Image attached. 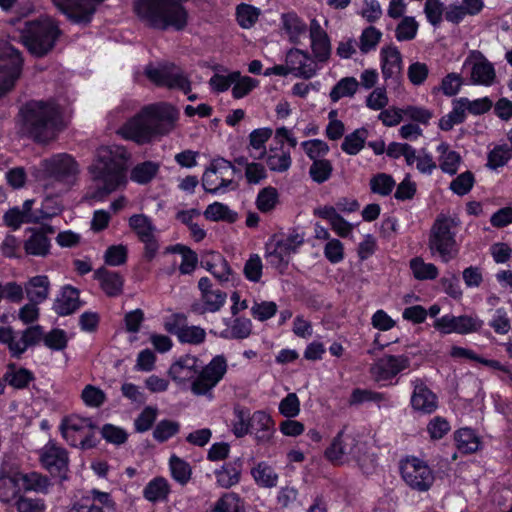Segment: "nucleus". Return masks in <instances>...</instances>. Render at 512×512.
<instances>
[{"instance_id": "nucleus-1", "label": "nucleus", "mask_w": 512, "mask_h": 512, "mask_svg": "<svg viewBox=\"0 0 512 512\" xmlns=\"http://www.w3.org/2000/svg\"><path fill=\"white\" fill-rule=\"evenodd\" d=\"M228 364L223 355H217L198 371V358L186 354L172 363L168 370L169 377L178 385L191 382V392L196 396L212 398L213 389L227 373Z\"/></svg>"}, {"instance_id": "nucleus-2", "label": "nucleus", "mask_w": 512, "mask_h": 512, "mask_svg": "<svg viewBox=\"0 0 512 512\" xmlns=\"http://www.w3.org/2000/svg\"><path fill=\"white\" fill-rule=\"evenodd\" d=\"M130 154L120 145L101 146L89 166L93 181L102 185L105 193H111L127 183L126 170Z\"/></svg>"}, {"instance_id": "nucleus-3", "label": "nucleus", "mask_w": 512, "mask_h": 512, "mask_svg": "<svg viewBox=\"0 0 512 512\" xmlns=\"http://www.w3.org/2000/svg\"><path fill=\"white\" fill-rule=\"evenodd\" d=\"M22 129L38 143L55 139L61 130L59 107L51 101L32 100L20 110Z\"/></svg>"}, {"instance_id": "nucleus-4", "label": "nucleus", "mask_w": 512, "mask_h": 512, "mask_svg": "<svg viewBox=\"0 0 512 512\" xmlns=\"http://www.w3.org/2000/svg\"><path fill=\"white\" fill-rule=\"evenodd\" d=\"M43 186L49 194L61 195L69 191L80 174L78 162L67 153L55 154L40 163Z\"/></svg>"}, {"instance_id": "nucleus-5", "label": "nucleus", "mask_w": 512, "mask_h": 512, "mask_svg": "<svg viewBox=\"0 0 512 512\" xmlns=\"http://www.w3.org/2000/svg\"><path fill=\"white\" fill-rule=\"evenodd\" d=\"M60 34L57 22L51 17L44 16L26 22L20 38L31 54L42 57L54 48Z\"/></svg>"}, {"instance_id": "nucleus-6", "label": "nucleus", "mask_w": 512, "mask_h": 512, "mask_svg": "<svg viewBox=\"0 0 512 512\" xmlns=\"http://www.w3.org/2000/svg\"><path fill=\"white\" fill-rule=\"evenodd\" d=\"M454 226L453 219L442 217L435 221L430 231L429 249L433 255L438 254L445 263L456 258L459 252L455 233L452 231Z\"/></svg>"}, {"instance_id": "nucleus-7", "label": "nucleus", "mask_w": 512, "mask_h": 512, "mask_svg": "<svg viewBox=\"0 0 512 512\" xmlns=\"http://www.w3.org/2000/svg\"><path fill=\"white\" fill-rule=\"evenodd\" d=\"M23 58L11 44L0 47V99L11 92L22 73Z\"/></svg>"}, {"instance_id": "nucleus-8", "label": "nucleus", "mask_w": 512, "mask_h": 512, "mask_svg": "<svg viewBox=\"0 0 512 512\" xmlns=\"http://www.w3.org/2000/svg\"><path fill=\"white\" fill-rule=\"evenodd\" d=\"M145 75L158 86L179 89L185 94L191 90L190 81L187 76L172 63L159 64L158 66L149 64L145 68Z\"/></svg>"}, {"instance_id": "nucleus-9", "label": "nucleus", "mask_w": 512, "mask_h": 512, "mask_svg": "<svg viewBox=\"0 0 512 512\" xmlns=\"http://www.w3.org/2000/svg\"><path fill=\"white\" fill-rule=\"evenodd\" d=\"M236 169L225 159L213 160L202 176V186L208 193L217 194L233 183Z\"/></svg>"}, {"instance_id": "nucleus-10", "label": "nucleus", "mask_w": 512, "mask_h": 512, "mask_svg": "<svg viewBox=\"0 0 512 512\" xmlns=\"http://www.w3.org/2000/svg\"><path fill=\"white\" fill-rule=\"evenodd\" d=\"M400 470L404 482L411 489L419 492L428 491L434 482V474L430 467L423 460L416 457L404 460L401 463Z\"/></svg>"}, {"instance_id": "nucleus-11", "label": "nucleus", "mask_w": 512, "mask_h": 512, "mask_svg": "<svg viewBox=\"0 0 512 512\" xmlns=\"http://www.w3.org/2000/svg\"><path fill=\"white\" fill-rule=\"evenodd\" d=\"M200 300L191 305L192 312L203 315L218 312L226 303L227 293L216 287L208 277L198 281Z\"/></svg>"}, {"instance_id": "nucleus-12", "label": "nucleus", "mask_w": 512, "mask_h": 512, "mask_svg": "<svg viewBox=\"0 0 512 512\" xmlns=\"http://www.w3.org/2000/svg\"><path fill=\"white\" fill-rule=\"evenodd\" d=\"M95 425L91 418L79 415L64 417L60 424L62 437L72 446L86 447L88 438L93 434Z\"/></svg>"}, {"instance_id": "nucleus-13", "label": "nucleus", "mask_w": 512, "mask_h": 512, "mask_svg": "<svg viewBox=\"0 0 512 512\" xmlns=\"http://www.w3.org/2000/svg\"><path fill=\"white\" fill-rule=\"evenodd\" d=\"M104 0H52L54 6L75 24L91 22L97 6Z\"/></svg>"}, {"instance_id": "nucleus-14", "label": "nucleus", "mask_w": 512, "mask_h": 512, "mask_svg": "<svg viewBox=\"0 0 512 512\" xmlns=\"http://www.w3.org/2000/svg\"><path fill=\"white\" fill-rule=\"evenodd\" d=\"M148 120L152 127L154 138L169 134L176 125L179 112L170 104L159 103L146 106Z\"/></svg>"}, {"instance_id": "nucleus-15", "label": "nucleus", "mask_w": 512, "mask_h": 512, "mask_svg": "<svg viewBox=\"0 0 512 512\" xmlns=\"http://www.w3.org/2000/svg\"><path fill=\"white\" fill-rule=\"evenodd\" d=\"M411 358L406 354H384L370 367V374L376 382L388 381L408 369Z\"/></svg>"}, {"instance_id": "nucleus-16", "label": "nucleus", "mask_w": 512, "mask_h": 512, "mask_svg": "<svg viewBox=\"0 0 512 512\" xmlns=\"http://www.w3.org/2000/svg\"><path fill=\"white\" fill-rule=\"evenodd\" d=\"M39 459L42 466L51 474L66 479L69 467L67 451L55 441H48L40 450Z\"/></svg>"}, {"instance_id": "nucleus-17", "label": "nucleus", "mask_w": 512, "mask_h": 512, "mask_svg": "<svg viewBox=\"0 0 512 512\" xmlns=\"http://www.w3.org/2000/svg\"><path fill=\"white\" fill-rule=\"evenodd\" d=\"M148 110L146 106L135 116L130 118L119 130L118 133L127 140H132L137 144H146L154 138L152 127L148 120Z\"/></svg>"}, {"instance_id": "nucleus-18", "label": "nucleus", "mask_w": 512, "mask_h": 512, "mask_svg": "<svg viewBox=\"0 0 512 512\" xmlns=\"http://www.w3.org/2000/svg\"><path fill=\"white\" fill-rule=\"evenodd\" d=\"M129 227L144 244L145 257L148 260L154 258L159 248L155 237L156 227L152 220L144 214H134L129 218Z\"/></svg>"}, {"instance_id": "nucleus-19", "label": "nucleus", "mask_w": 512, "mask_h": 512, "mask_svg": "<svg viewBox=\"0 0 512 512\" xmlns=\"http://www.w3.org/2000/svg\"><path fill=\"white\" fill-rule=\"evenodd\" d=\"M483 326V321L473 315H444L437 318L434 327L444 334L457 333L469 334L479 331Z\"/></svg>"}, {"instance_id": "nucleus-20", "label": "nucleus", "mask_w": 512, "mask_h": 512, "mask_svg": "<svg viewBox=\"0 0 512 512\" xmlns=\"http://www.w3.org/2000/svg\"><path fill=\"white\" fill-rule=\"evenodd\" d=\"M325 455L334 463H340L346 457L358 459L360 456L358 441L352 434H346L341 431L326 449Z\"/></svg>"}, {"instance_id": "nucleus-21", "label": "nucleus", "mask_w": 512, "mask_h": 512, "mask_svg": "<svg viewBox=\"0 0 512 512\" xmlns=\"http://www.w3.org/2000/svg\"><path fill=\"white\" fill-rule=\"evenodd\" d=\"M310 47L313 59L317 63H326L330 59L332 46L327 32L317 19H312L309 26Z\"/></svg>"}, {"instance_id": "nucleus-22", "label": "nucleus", "mask_w": 512, "mask_h": 512, "mask_svg": "<svg viewBox=\"0 0 512 512\" xmlns=\"http://www.w3.org/2000/svg\"><path fill=\"white\" fill-rule=\"evenodd\" d=\"M286 64L290 72L297 77L309 79L319 69L317 62L305 51L291 49L286 55Z\"/></svg>"}, {"instance_id": "nucleus-23", "label": "nucleus", "mask_w": 512, "mask_h": 512, "mask_svg": "<svg viewBox=\"0 0 512 512\" xmlns=\"http://www.w3.org/2000/svg\"><path fill=\"white\" fill-rule=\"evenodd\" d=\"M381 72L385 80H396L403 68L402 55L394 45L384 46L380 50Z\"/></svg>"}, {"instance_id": "nucleus-24", "label": "nucleus", "mask_w": 512, "mask_h": 512, "mask_svg": "<svg viewBox=\"0 0 512 512\" xmlns=\"http://www.w3.org/2000/svg\"><path fill=\"white\" fill-rule=\"evenodd\" d=\"M413 387L411 396L412 407L426 414L434 412L437 408L436 395L420 379L413 381Z\"/></svg>"}, {"instance_id": "nucleus-25", "label": "nucleus", "mask_w": 512, "mask_h": 512, "mask_svg": "<svg viewBox=\"0 0 512 512\" xmlns=\"http://www.w3.org/2000/svg\"><path fill=\"white\" fill-rule=\"evenodd\" d=\"M250 432L259 444L268 443L274 433V421L264 411H256L250 419Z\"/></svg>"}, {"instance_id": "nucleus-26", "label": "nucleus", "mask_w": 512, "mask_h": 512, "mask_svg": "<svg viewBox=\"0 0 512 512\" xmlns=\"http://www.w3.org/2000/svg\"><path fill=\"white\" fill-rule=\"evenodd\" d=\"M471 66V80L475 84L489 86L495 79L493 65L483 56L479 55L473 59H466L464 66Z\"/></svg>"}, {"instance_id": "nucleus-27", "label": "nucleus", "mask_w": 512, "mask_h": 512, "mask_svg": "<svg viewBox=\"0 0 512 512\" xmlns=\"http://www.w3.org/2000/svg\"><path fill=\"white\" fill-rule=\"evenodd\" d=\"M31 235L24 241L23 248L27 255L45 257L50 251V240L45 233L38 229L29 228Z\"/></svg>"}, {"instance_id": "nucleus-28", "label": "nucleus", "mask_w": 512, "mask_h": 512, "mask_svg": "<svg viewBox=\"0 0 512 512\" xmlns=\"http://www.w3.org/2000/svg\"><path fill=\"white\" fill-rule=\"evenodd\" d=\"M95 278L107 296L115 297L122 293L124 280L119 273L100 268L95 272Z\"/></svg>"}, {"instance_id": "nucleus-29", "label": "nucleus", "mask_w": 512, "mask_h": 512, "mask_svg": "<svg viewBox=\"0 0 512 512\" xmlns=\"http://www.w3.org/2000/svg\"><path fill=\"white\" fill-rule=\"evenodd\" d=\"M24 289L30 302L40 304L49 296L50 281L46 275H37L26 282Z\"/></svg>"}, {"instance_id": "nucleus-30", "label": "nucleus", "mask_w": 512, "mask_h": 512, "mask_svg": "<svg viewBox=\"0 0 512 512\" xmlns=\"http://www.w3.org/2000/svg\"><path fill=\"white\" fill-rule=\"evenodd\" d=\"M80 307L79 292L72 286H65L55 300L54 310L58 315L66 316Z\"/></svg>"}, {"instance_id": "nucleus-31", "label": "nucleus", "mask_w": 512, "mask_h": 512, "mask_svg": "<svg viewBox=\"0 0 512 512\" xmlns=\"http://www.w3.org/2000/svg\"><path fill=\"white\" fill-rule=\"evenodd\" d=\"M264 158L268 168L278 173L286 172L292 164L290 152L281 146H270Z\"/></svg>"}, {"instance_id": "nucleus-32", "label": "nucleus", "mask_w": 512, "mask_h": 512, "mask_svg": "<svg viewBox=\"0 0 512 512\" xmlns=\"http://www.w3.org/2000/svg\"><path fill=\"white\" fill-rule=\"evenodd\" d=\"M271 128H258L249 134L250 156L256 160L263 159L266 155V142L271 138Z\"/></svg>"}, {"instance_id": "nucleus-33", "label": "nucleus", "mask_w": 512, "mask_h": 512, "mask_svg": "<svg viewBox=\"0 0 512 512\" xmlns=\"http://www.w3.org/2000/svg\"><path fill=\"white\" fill-rule=\"evenodd\" d=\"M4 380L16 389H24L34 380V375L30 370L10 363L7 365Z\"/></svg>"}, {"instance_id": "nucleus-34", "label": "nucleus", "mask_w": 512, "mask_h": 512, "mask_svg": "<svg viewBox=\"0 0 512 512\" xmlns=\"http://www.w3.org/2000/svg\"><path fill=\"white\" fill-rule=\"evenodd\" d=\"M437 152L440 154V169L444 173L454 175L458 171L459 165L461 163V156L459 153L451 150L449 145L445 142H442L438 145Z\"/></svg>"}, {"instance_id": "nucleus-35", "label": "nucleus", "mask_w": 512, "mask_h": 512, "mask_svg": "<svg viewBox=\"0 0 512 512\" xmlns=\"http://www.w3.org/2000/svg\"><path fill=\"white\" fill-rule=\"evenodd\" d=\"M251 475L255 483L264 488L276 487L279 479L275 469L264 461L252 468Z\"/></svg>"}, {"instance_id": "nucleus-36", "label": "nucleus", "mask_w": 512, "mask_h": 512, "mask_svg": "<svg viewBox=\"0 0 512 512\" xmlns=\"http://www.w3.org/2000/svg\"><path fill=\"white\" fill-rule=\"evenodd\" d=\"M283 29L288 34L289 40L293 43H299L300 38L306 33V24L295 14L286 13L281 17Z\"/></svg>"}, {"instance_id": "nucleus-37", "label": "nucleus", "mask_w": 512, "mask_h": 512, "mask_svg": "<svg viewBox=\"0 0 512 512\" xmlns=\"http://www.w3.org/2000/svg\"><path fill=\"white\" fill-rule=\"evenodd\" d=\"M18 474L25 491H33L42 494L48 493L49 488L51 486V482L47 476L42 475L38 472Z\"/></svg>"}, {"instance_id": "nucleus-38", "label": "nucleus", "mask_w": 512, "mask_h": 512, "mask_svg": "<svg viewBox=\"0 0 512 512\" xmlns=\"http://www.w3.org/2000/svg\"><path fill=\"white\" fill-rule=\"evenodd\" d=\"M160 169V164L153 161H145L133 167L130 173V179L140 185L152 181Z\"/></svg>"}, {"instance_id": "nucleus-39", "label": "nucleus", "mask_w": 512, "mask_h": 512, "mask_svg": "<svg viewBox=\"0 0 512 512\" xmlns=\"http://www.w3.org/2000/svg\"><path fill=\"white\" fill-rule=\"evenodd\" d=\"M241 469L236 463H226L215 471L217 484L222 488H230L240 481Z\"/></svg>"}, {"instance_id": "nucleus-40", "label": "nucleus", "mask_w": 512, "mask_h": 512, "mask_svg": "<svg viewBox=\"0 0 512 512\" xmlns=\"http://www.w3.org/2000/svg\"><path fill=\"white\" fill-rule=\"evenodd\" d=\"M20 478L16 473L12 476H4L0 478V501L3 503H11L17 500L20 493Z\"/></svg>"}, {"instance_id": "nucleus-41", "label": "nucleus", "mask_w": 512, "mask_h": 512, "mask_svg": "<svg viewBox=\"0 0 512 512\" xmlns=\"http://www.w3.org/2000/svg\"><path fill=\"white\" fill-rule=\"evenodd\" d=\"M457 448L462 453H473L479 449L480 441L475 432L469 428H461L454 434Z\"/></svg>"}, {"instance_id": "nucleus-42", "label": "nucleus", "mask_w": 512, "mask_h": 512, "mask_svg": "<svg viewBox=\"0 0 512 512\" xmlns=\"http://www.w3.org/2000/svg\"><path fill=\"white\" fill-rule=\"evenodd\" d=\"M207 512H245L241 498L233 492L223 494Z\"/></svg>"}, {"instance_id": "nucleus-43", "label": "nucleus", "mask_w": 512, "mask_h": 512, "mask_svg": "<svg viewBox=\"0 0 512 512\" xmlns=\"http://www.w3.org/2000/svg\"><path fill=\"white\" fill-rule=\"evenodd\" d=\"M170 492L168 481L157 477L151 480L144 488L143 495L150 502L165 500Z\"/></svg>"}, {"instance_id": "nucleus-44", "label": "nucleus", "mask_w": 512, "mask_h": 512, "mask_svg": "<svg viewBox=\"0 0 512 512\" xmlns=\"http://www.w3.org/2000/svg\"><path fill=\"white\" fill-rule=\"evenodd\" d=\"M359 82L354 77H344L340 79L330 91L329 97L332 102L336 103L341 98L353 97L357 92Z\"/></svg>"}, {"instance_id": "nucleus-45", "label": "nucleus", "mask_w": 512, "mask_h": 512, "mask_svg": "<svg viewBox=\"0 0 512 512\" xmlns=\"http://www.w3.org/2000/svg\"><path fill=\"white\" fill-rule=\"evenodd\" d=\"M410 269L415 279L434 280L438 277V268L433 263H426L421 257H415L410 260Z\"/></svg>"}, {"instance_id": "nucleus-46", "label": "nucleus", "mask_w": 512, "mask_h": 512, "mask_svg": "<svg viewBox=\"0 0 512 512\" xmlns=\"http://www.w3.org/2000/svg\"><path fill=\"white\" fill-rule=\"evenodd\" d=\"M252 322L248 318L238 317L231 325L221 332V337L226 339H246L251 335Z\"/></svg>"}, {"instance_id": "nucleus-47", "label": "nucleus", "mask_w": 512, "mask_h": 512, "mask_svg": "<svg viewBox=\"0 0 512 512\" xmlns=\"http://www.w3.org/2000/svg\"><path fill=\"white\" fill-rule=\"evenodd\" d=\"M452 105V110L439 120V128L443 131H450L455 125L463 123L466 119V111L461 99H455Z\"/></svg>"}, {"instance_id": "nucleus-48", "label": "nucleus", "mask_w": 512, "mask_h": 512, "mask_svg": "<svg viewBox=\"0 0 512 512\" xmlns=\"http://www.w3.org/2000/svg\"><path fill=\"white\" fill-rule=\"evenodd\" d=\"M204 216L211 221H227L229 223H233L237 219V213L220 202H214L208 205L204 211Z\"/></svg>"}, {"instance_id": "nucleus-49", "label": "nucleus", "mask_w": 512, "mask_h": 512, "mask_svg": "<svg viewBox=\"0 0 512 512\" xmlns=\"http://www.w3.org/2000/svg\"><path fill=\"white\" fill-rule=\"evenodd\" d=\"M368 132L366 129H357L344 138L341 148L349 155H356L364 147Z\"/></svg>"}, {"instance_id": "nucleus-50", "label": "nucleus", "mask_w": 512, "mask_h": 512, "mask_svg": "<svg viewBox=\"0 0 512 512\" xmlns=\"http://www.w3.org/2000/svg\"><path fill=\"white\" fill-rule=\"evenodd\" d=\"M232 431L237 438H242L250 432V413L241 406H236L233 411Z\"/></svg>"}, {"instance_id": "nucleus-51", "label": "nucleus", "mask_w": 512, "mask_h": 512, "mask_svg": "<svg viewBox=\"0 0 512 512\" xmlns=\"http://www.w3.org/2000/svg\"><path fill=\"white\" fill-rule=\"evenodd\" d=\"M382 38V32L374 26L366 27L359 37V49L362 54L375 50Z\"/></svg>"}, {"instance_id": "nucleus-52", "label": "nucleus", "mask_w": 512, "mask_h": 512, "mask_svg": "<svg viewBox=\"0 0 512 512\" xmlns=\"http://www.w3.org/2000/svg\"><path fill=\"white\" fill-rule=\"evenodd\" d=\"M172 477L181 485H185L191 478L192 470L186 461L173 455L169 461Z\"/></svg>"}, {"instance_id": "nucleus-53", "label": "nucleus", "mask_w": 512, "mask_h": 512, "mask_svg": "<svg viewBox=\"0 0 512 512\" xmlns=\"http://www.w3.org/2000/svg\"><path fill=\"white\" fill-rule=\"evenodd\" d=\"M332 171L333 166L331 161L327 159H321L313 161L309 168V175L314 182L322 184L330 179Z\"/></svg>"}, {"instance_id": "nucleus-54", "label": "nucleus", "mask_w": 512, "mask_h": 512, "mask_svg": "<svg viewBox=\"0 0 512 512\" xmlns=\"http://www.w3.org/2000/svg\"><path fill=\"white\" fill-rule=\"evenodd\" d=\"M260 13V9L243 3L237 7V21L242 28L249 29L257 22Z\"/></svg>"}, {"instance_id": "nucleus-55", "label": "nucleus", "mask_w": 512, "mask_h": 512, "mask_svg": "<svg viewBox=\"0 0 512 512\" xmlns=\"http://www.w3.org/2000/svg\"><path fill=\"white\" fill-rule=\"evenodd\" d=\"M418 27L414 17L405 16L395 29V37L398 41H410L416 37Z\"/></svg>"}, {"instance_id": "nucleus-56", "label": "nucleus", "mask_w": 512, "mask_h": 512, "mask_svg": "<svg viewBox=\"0 0 512 512\" xmlns=\"http://www.w3.org/2000/svg\"><path fill=\"white\" fill-rule=\"evenodd\" d=\"M173 251L181 255L182 260L179 267L181 274H191L195 270L198 263L197 254L190 248L179 244L173 248Z\"/></svg>"}, {"instance_id": "nucleus-57", "label": "nucleus", "mask_w": 512, "mask_h": 512, "mask_svg": "<svg viewBox=\"0 0 512 512\" xmlns=\"http://www.w3.org/2000/svg\"><path fill=\"white\" fill-rule=\"evenodd\" d=\"M395 184L392 176L386 173H378L370 179L371 191L381 196L389 195Z\"/></svg>"}, {"instance_id": "nucleus-58", "label": "nucleus", "mask_w": 512, "mask_h": 512, "mask_svg": "<svg viewBox=\"0 0 512 512\" xmlns=\"http://www.w3.org/2000/svg\"><path fill=\"white\" fill-rule=\"evenodd\" d=\"M386 400L387 398L383 393L357 388L352 391L349 404L351 406L360 405L364 402H375L380 404L382 402H386Z\"/></svg>"}, {"instance_id": "nucleus-59", "label": "nucleus", "mask_w": 512, "mask_h": 512, "mask_svg": "<svg viewBox=\"0 0 512 512\" xmlns=\"http://www.w3.org/2000/svg\"><path fill=\"white\" fill-rule=\"evenodd\" d=\"M278 203V192L274 187L262 189L256 199L257 208L264 213L273 210Z\"/></svg>"}, {"instance_id": "nucleus-60", "label": "nucleus", "mask_w": 512, "mask_h": 512, "mask_svg": "<svg viewBox=\"0 0 512 512\" xmlns=\"http://www.w3.org/2000/svg\"><path fill=\"white\" fill-rule=\"evenodd\" d=\"M206 339V332L199 326H189L187 323L184 325L178 337L179 342L188 343L192 345H199Z\"/></svg>"}, {"instance_id": "nucleus-61", "label": "nucleus", "mask_w": 512, "mask_h": 512, "mask_svg": "<svg viewBox=\"0 0 512 512\" xmlns=\"http://www.w3.org/2000/svg\"><path fill=\"white\" fill-rule=\"evenodd\" d=\"M307 156L313 160H321L329 152V146L327 143L320 139H312L301 143Z\"/></svg>"}, {"instance_id": "nucleus-62", "label": "nucleus", "mask_w": 512, "mask_h": 512, "mask_svg": "<svg viewBox=\"0 0 512 512\" xmlns=\"http://www.w3.org/2000/svg\"><path fill=\"white\" fill-rule=\"evenodd\" d=\"M3 222L13 230L19 229L22 224L29 223L23 206L21 208L13 207L6 211L3 215Z\"/></svg>"}, {"instance_id": "nucleus-63", "label": "nucleus", "mask_w": 512, "mask_h": 512, "mask_svg": "<svg viewBox=\"0 0 512 512\" xmlns=\"http://www.w3.org/2000/svg\"><path fill=\"white\" fill-rule=\"evenodd\" d=\"M258 81L248 77L241 76L238 72L236 81L232 84V95L235 99H241L248 95L256 86Z\"/></svg>"}, {"instance_id": "nucleus-64", "label": "nucleus", "mask_w": 512, "mask_h": 512, "mask_svg": "<svg viewBox=\"0 0 512 512\" xmlns=\"http://www.w3.org/2000/svg\"><path fill=\"white\" fill-rule=\"evenodd\" d=\"M277 309V304L273 301L255 302L251 307V315L263 322L272 318L276 314Z\"/></svg>"}]
</instances>
